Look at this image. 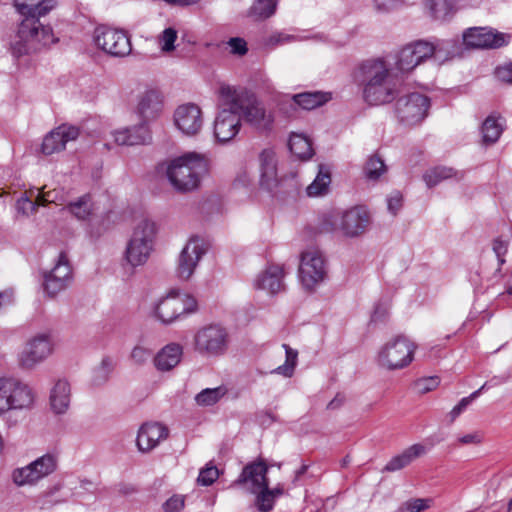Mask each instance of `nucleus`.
<instances>
[{
	"label": "nucleus",
	"mask_w": 512,
	"mask_h": 512,
	"mask_svg": "<svg viewBox=\"0 0 512 512\" xmlns=\"http://www.w3.org/2000/svg\"><path fill=\"white\" fill-rule=\"evenodd\" d=\"M56 5V0H41L37 4L14 1V7L22 20L11 43L13 56L19 58L35 53L57 41L51 26L40 22V18L46 16Z\"/></svg>",
	"instance_id": "1"
},
{
	"label": "nucleus",
	"mask_w": 512,
	"mask_h": 512,
	"mask_svg": "<svg viewBox=\"0 0 512 512\" xmlns=\"http://www.w3.org/2000/svg\"><path fill=\"white\" fill-rule=\"evenodd\" d=\"M363 84V99L372 106L392 102L397 94L396 83L390 77L389 69L381 59H371L359 67Z\"/></svg>",
	"instance_id": "2"
},
{
	"label": "nucleus",
	"mask_w": 512,
	"mask_h": 512,
	"mask_svg": "<svg viewBox=\"0 0 512 512\" xmlns=\"http://www.w3.org/2000/svg\"><path fill=\"white\" fill-rule=\"evenodd\" d=\"M219 97L223 108L214 121V136L218 142L227 143L239 133L242 100L237 89L225 84L219 88Z\"/></svg>",
	"instance_id": "3"
},
{
	"label": "nucleus",
	"mask_w": 512,
	"mask_h": 512,
	"mask_svg": "<svg viewBox=\"0 0 512 512\" xmlns=\"http://www.w3.org/2000/svg\"><path fill=\"white\" fill-rule=\"evenodd\" d=\"M207 171V163L199 154L187 153L173 159L166 170L167 178L178 192H190L200 183V177Z\"/></svg>",
	"instance_id": "4"
},
{
	"label": "nucleus",
	"mask_w": 512,
	"mask_h": 512,
	"mask_svg": "<svg viewBox=\"0 0 512 512\" xmlns=\"http://www.w3.org/2000/svg\"><path fill=\"white\" fill-rule=\"evenodd\" d=\"M451 41H439L436 44L419 40L403 47L397 55L396 68L400 72H410L426 59L434 56L439 62H444L455 56Z\"/></svg>",
	"instance_id": "5"
},
{
	"label": "nucleus",
	"mask_w": 512,
	"mask_h": 512,
	"mask_svg": "<svg viewBox=\"0 0 512 512\" xmlns=\"http://www.w3.org/2000/svg\"><path fill=\"white\" fill-rule=\"evenodd\" d=\"M156 225L149 219L141 220L135 227L125 249V260L132 267L144 265L153 250Z\"/></svg>",
	"instance_id": "6"
},
{
	"label": "nucleus",
	"mask_w": 512,
	"mask_h": 512,
	"mask_svg": "<svg viewBox=\"0 0 512 512\" xmlns=\"http://www.w3.org/2000/svg\"><path fill=\"white\" fill-rule=\"evenodd\" d=\"M415 350L416 345L409 338L397 335L379 349L377 364L389 371L403 369L413 361Z\"/></svg>",
	"instance_id": "7"
},
{
	"label": "nucleus",
	"mask_w": 512,
	"mask_h": 512,
	"mask_svg": "<svg viewBox=\"0 0 512 512\" xmlns=\"http://www.w3.org/2000/svg\"><path fill=\"white\" fill-rule=\"evenodd\" d=\"M36 400L34 390L21 380L0 378V415L9 410H28Z\"/></svg>",
	"instance_id": "8"
},
{
	"label": "nucleus",
	"mask_w": 512,
	"mask_h": 512,
	"mask_svg": "<svg viewBox=\"0 0 512 512\" xmlns=\"http://www.w3.org/2000/svg\"><path fill=\"white\" fill-rule=\"evenodd\" d=\"M228 333L220 325H208L199 329L194 336V349L206 357L224 355L228 348Z\"/></svg>",
	"instance_id": "9"
},
{
	"label": "nucleus",
	"mask_w": 512,
	"mask_h": 512,
	"mask_svg": "<svg viewBox=\"0 0 512 512\" xmlns=\"http://www.w3.org/2000/svg\"><path fill=\"white\" fill-rule=\"evenodd\" d=\"M197 309L193 297L181 295L177 290H171L161 298L155 306V315L163 324H171L183 314H189Z\"/></svg>",
	"instance_id": "10"
},
{
	"label": "nucleus",
	"mask_w": 512,
	"mask_h": 512,
	"mask_svg": "<svg viewBox=\"0 0 512 512\" xmlns=\"http://www.w3.org/2000/svg\"><path fill=\"white\" fill-rule=\"evenodd\" d=\"M57 466V456L47 453L24 467L16 468L12 472V479L17 486L35 485L55 472Z\"/></svg>",
	"instance_id": "11"
},
{
	"label": "nucleus",
	"mask_w": 512,
	"mask_h": 512,
	"mask_svg": "<svg viewBox=\"0 0 512 512\" xmlns=\"http://www.w3.org/2000/svg\"><path fill=\"white\" fill-rule=\"evenodd\" d=\"M73 281L72 267L67 254L60 252L57 262L50 271L43 272V290L49 298L66 290Z\"/></svg>",
	"instance_id": "12"
},
{
	"label": "nucleus",
	"mask_w": 512,
	"mask_h": 512,
	"mask_svg": "<svg viewBox=\"0 0 512 512\" xmlns=\"http://www.w3.org/2000/svg\"><path fill=\"white\" fill-rule=\"evenodd\" d=\"M429 107V98L423 94L414 92L397 99L395 113L402 123L415 125L426 117Z\"/></svg>",
	"instance_id": "13"
},
{
	"label": "nucleus",
	"mask_w": 512,
	"mask_h": 512,
	"mask_svg": "<svg viewBox=\"0 0 512 512\" xmlns=\"http://www.w3.org/2000/svg\"><path fill=\"white\" fill-rule=\"evenodd\" d=\"M96 46L114 57H125L131 53L129 36L122 30L97 27L94 31Z\"/></svg>",
	"instance_id": "14"
},
{
	"label": "nucleus",
	"mask_w": 512,
	"mask_h": 512,
	"mask_svg": "<svg viewBox=\"0 0 512 512\" xmlns=\"http://www.w3.org/2000/svg\"><path fill=\"white\" fill-rule=\"evenodd\" d=\"M326 276V266L322 254L317 250L305 251L301 254L299 277L307 290H312Z\"/></svg>",
	"instance_id": "15"
},
{
	"label": "nucleus",
	"mask_w": 512,
	"mask_h": 512,
	"mask_svg": "<svg viewBox=\"0 0 512 512\" xmlns=\"http://www.w3.org/2000/svg\"><path fill=\"white\" fill-rule=\"evenodd\" d=\"M206 251L207 248L203 239L198 236L191 237L178 258L176 270L178 277L182 280H188Z\"/></svg>",
	"instance_id": "16"
},
{
	"label": "nucleus",
	"mask_w": 512,
	"mask_h": 512,
	"mask_svg": "<svg viewBox=\"0 0 512 512\" xmlns=\"http://www.w3.org/2000/svg\"><path fill=\"white\" fill-rule=\"evenodd\" d=\"M509 36L489 27H471L463 33V42L471 48H500L508 43Z\"/></svg>",
	"instance_id": "17"
},
{
	"label": "nucleus",
	"mask_w": 512,
	"mask_h": 512,
	"mask_svg": "<svg viewBox=\"0 0 512 512\" xmlns=\"http://www.w3.org/2000/svg\"><path fill=\"white\" fill-rule=\"evenodd\" d=\"M177 129L186 136L197 135L203 126V117L200 107L194 103L178 106L173 115Z\"/></svg>",
	"instance_id": "18"
},
{
	"label": "nucleus",
	"mask_w": 512,
	"mask_h": 512,
	"mask_svg": "<svg viewBox=\"0 0 512 512\" xmlns=\"http://www.w3.org/2000/svg\"><path fill=\"white\" fill-rule=\"evenodd\" d=\"M52 353V342L47 334H39L30 339L19 356L23 368H33Z\"/></svg>",
	"instance_id": "19"
},
{
	"label": "nucleus",
	"mask_w": 512,
	"mask_h": 512,
	"mask_svg": "<svg viewBox=\"0 0 512 512\" xmlns=\"http://www.w3.org/2000/svg\"><path fill=\"white\" fill-rule=\"evenodd\" d=\"M237 96L242 100L241 115L258 129H269L273 119L257 102L255 96L245 90H237Z\"/></svg>",
	"instance_id": "20"
},
{
	"label": "nucleus",
	"mask_w": 512,
	"mask_h": 512,
	"mask_svg": "<svg viewBox=\"0 0 512 512\" xmlns=\"http://www.w3.org/2000/svg\"><path fill=\"white\" fill-rule=\"evenodd\" d=\"M163 110V95L160 90L151 88L145 90L138 97L136 113L141 119L140 123L148 126L150 121L157 119Z\"/></svg>",
	"instance_id": "21"
},
{
	"label": "nucleus",
	"mask_w": 512,
	"mask_h": 512,
	"mask_svg": "<svg viewBox=\"0 0 512 512\" xmlns=\"http://www.w3.org/2000/svg\"><path fill=\"white\" fill-rule=\"evenodd\" d=\"M267 472L268 466L263 460L248 463L232 485H246L251 493H257L264 486V483H269Z\"/></svg>",
	"instance_id": "22"
},
{
	"label": "nucleus",
	"mask_w": 512,
	"mask_h": 512,
	"mask_svg": "<svg viewBox=\"0 0 512 512\" xmlns=\"http://www.w3.org/2000/svg\"><path fill=\"white\" fill-rule=\"evenodd\" d=\"M79 136V129L74 126L62 125L47 134L42 142V152L52 155L65 149L67 142Z\"/></svg>",
	"instance_id": "23"
},
{
	"label": "nucleus",
	"mask_w": 512,
	"mask_h": 512,
	"mask_svg": "<svg viewBox=\"0 0 512 512\" xmlns=\"http://www.w3.org/2000/svg\"><path fill=\"white\" fill-rule=\"evenodd\" d=\"M168 429L160 423L143 424L136 438V445L141 452H149L154 449L160 441L168 437Z\"/></svg>",
	"instance_id": "24"
},
{
	"label": "nucleus",
	"mask_w": 512,
	"mask_h": 512,
	"mask_svg": "<svg viewBox=\"0 0 512 512\" xmlns=\"http://www.w3.org/2000/svg\"><path fill=\"white\" fill-rule=\"evenodd\" d=\"M260 186L272 192L279 184L277 159L272 149H264L259 155Z\"/></svg>",
	"instance_id": "25"
},
{
	"label": "nucleus",
	"mask_w": 512,
	"mask_h": 512,
	"mask_svg": "<svg viewBox=\"0 0 512 512\" xmlns=\"http://www.w3.org/2000/svg\"><path fill=\"white\" fill-rule=\"evenodd\" d=\"M369 222L367 211L362 207H353L343 213L340 228L345 236L356 237L365 231Z\"/></svg>",
	"instance_id": "26"
},
{
	"label": "nucleus",
	"mask_w": 512,
	"mask_h": 512,
	"mask_svg": "<svg viewBox=\"0 0 512 512\" xmlns=\"http://www.w3.org/2000/svg\"><path fill=\"white\" fill-rule=\"evenodd\" d=\"M113 136L118 145H143L151 141L150 129L145 123L115 131Z\"/></svg>",
	"instance_id": "27"
},
{
	"label": "nucleus",
	"mask_w": 512,
	"mask_h": 512,
	"mask_svg": "<svg viewBox=\"0 0 512 512\" xmlns=\"http://www.w3.org/2000/svg\"><path fill=\"white\" fill-rule=\"evenodd\" d=\"M283 277L282 266L269 265L255 280V287L269 294H276L284 288Z\"/></svg>",
	"instance_id": "28"
},
{
	"label": "nucleus",
	"mask_w": 512,
	"mask_h": 512,
	"mask_svg": "<svg viewBox=\"0 0 512 512\" xmlns=\"http://www.w3.org/2000/svg\"><path fill=\"white\" fill-rule=\"evenodd\" d=\"M426 453V448L422 444H413L406 448L402 453L392 457L382 469V472H395L407 467L415 459Z\"/></svg>",
	"instance_id": "29"
},
{
	"label": "nucleus",
	"mask_w": 512,
	"mask_h": 512,
	"mask_svg": "<svg viewBox=\"0 0 512 512\" xmlns=\"http://www.w3.org/2000/svg\"><path fill=\"white\" fill-rule=\"evenodd\" d=\"M70 384L66 380H58L50 392L49 402L55 414H64L70 405Z\"/></svg>",
	"instance_id": "30"
},
{
	"label": "nucleus",
	"mask_w": 512,
	"mask_h": 512,
	"mask_svg": "<svg viewBox=\"0 0 512 512\" xmlns=\"http://www.w3.org/2000/svg\"><path fill=\"white\" fill-rule=\"evenodd\" d=\"M182 354L181 345L170 343L155 355L154 365L159 371H169L179 364Z\"/></svg>",
	"instance_id": "31"
},
{
	"label": "nucleus",
	"mask_w": 512,
	"mask_h": 512,
	"mask_svg": "<svg viewBox=\"0 0 512 512\" xmlns=\"http://www.w3.org/2000/svg\"><path fill=\"white\" fill-rule=\"evenodd\" d=\"M464 177L463 171H457L454 170L451 167H445V166H437L433 169L428 170L423 175V180L425 181L426 185L431 188L436 186L439 182L455 178L456 180H461Z\"/></svg>",
	"instance_id": "32"
},
{
	"label": "nucleus",
	"mask_w": 512,
	"mask_h": 512,
	"mask_svg": "<svg viewBox=\"0 0 512 512\" xmlns=\"http://www.w3.org/2000/svg\"><path fill=\"white\" fill-rule=\"evenodd\" d=\"M456 2L457 0H425V5L434 19L444 21L456 12Z\"/></svg>",
	"instance_id": "33"
},
{
	"label": "nucleus",
	"mask_w": 512,
	"mask_h": 512,
	"mask_svg": "<svg viewBox=\"0 0 512 512\" xmlns=\"http://www.w3.org/2000/svg\"><path fill=\"white\" fill-rule=\"evenodd\" d=\"M331 98V93L321 91L303 92L293 96L294 102L305 110L317 108L327 103Z\"/></svg>",
	"instance_id": "34"
},
{
	"label": "nucleus",
	"mask_w": 512,
	"mask_h": 512,
	"mask_svg": "<svg viewBox=\"0 0 512 512\" xmlns=\"http://www.w3.org/2000/svg\"><path fill=\"white\" fill-rule=\"evenodd\" d=\"M288 146L291 153L301 160H308L313 156L312 143L303 134H291Z\"/></svg>",
	"instance_id": "35"
},
{
	"label": "nucleus",
	"mask_w": 512,
	"mask_h": 512,
	"mask_svg": "<svg viewBox=\"0 0 512 512\" xmlns=\"http://www.w3.org/2000/svg\"><path fill=\"white\" fill-rule=\"evenodd\" d=\"M330 183V171L324 165H319V171L316 178L306 189L307 195L316 197L326 194L329 190Z\"/></svg>",
	"instance_id": "36"
},
{
	"label": "nucleus",
	"mask_w": 512,
	"mask_h": 512,
	"mask_svg": "<svg viewBox=\"0 0 512 512\" xmlns=\"http://www.w3.org/2000/svg\"><path fill=\"white\" fill-rule=\"evenodd\" d=\"M503 132L502 125L494 116H488L482 124L481 133L485 144H494Z\"/></svg>",
	"instance_id": "37"
},
{
	"label": "nucleus",
	"mask_w": 512,
	"mask_h": 512,
	"mask_svg": "<svg viewBox=\"0 0 512 512\" xmlns=\"http://www.w3.org/2000/svg\"><path fill=\"white\" fill-rule=\"evenodd\" d=\"M228 389L221 385L216 388L203 389L195 396V401L200 406H212L226 395Z\"/></svg>",
	"instance_id": "38"
},
{
	"label": "nucleus",
	"mask_w": 512,
	"mask_h": 512,
	"mask_svg": "<svg viewBox=\"0 0 512 512\" xmlns=\"http://www.w3.org/2000/svg\"><path fill=\"white\" fill-rule=\"evenodd\" d=\"M277 0H255L249 9V15L255 19H267L276 10Z\"/></svg>",
	"instance_id": "39"
},
{
	"label": "nucleus",
	"mask_w": 512,
	"mask_h": 512,
	"mask_svg": "<svg viewBox=\"0 0 512 512\" xmlns=\"http://www.w3.org/2000/svg\"><path fill=\"white\" fill-rule=\"evenodd\" d=\"M66 209L79 220H86L92 213L91 199L89 195L80 197L77 201L71 202Z\"/></svg>",
	"instance_id": "40"
},
{
	"label": "nucleus",
	"mask_w": 512,
	"mask_h": 512,
	"mask_svg": "<svg viewBox=\"0 0 512 512\" xmlns=\"http://www.w3.org/2000/svg\"><path fill=\"white\" fill-rule=\"evenodd\" d=\"M387 170L384 161L377 155L371 156L364 167V173L367 179L377 180Z\"/></svg>",
	"instance_id": "41"
},
{
	"label": "nucleus",
	"mask_w": 512,
	"mask_h": 512,
	"mask_svg": "<svg viewBox=\"0 0 512 512\" xmlns=\"http://www.w3.org/2000/svg\"><path fill=\"white\" fill-rule=\"evenodd\" d=\"M113 370V362L109 357L102 359L100 365L94 369L92 376V383L95 386H100L106 383L109 379L110 373Z\"/></svg>",
	"instance_id": "42"
},
{
	"label": "nucleus",
	"mask_w": 512,
	"mask_h": 512,
	"mask_svg": "<svg viewBox=\"0 0 512 512\" xmlns=\"http://www.w3.org/2000/svg\"><path fill=\"white\" fill-rule=\"evenodd\" d=\"M283 347L285 348L286 353L285 364L278 366L273 372L285 377H291L297 363L298 352L287 344H283Z\"/></svg>",
	"instance_id": "43"
},
{
	"label": "nucleus",
	"mask_w": 512,
	"mask_h": 512,
	"mask_svg": "<svg viewBox=\"0 0 512 512\" xmlns=\"http://www.w3.org/2000/svg\"><path fill=\"white\" fill-rule=\"evenodd\" d=\"M256 494V506L262 512H269L273 509L274 498L271 494L269 483H264V486L257 491Z\"/></svg>",
	"instance_id": "44"
},
{
	"label": "nucleus",
	"mask_w": 512,
	"mask_h": 512,
	"mask_svg": "<svg viewBox=\"0 0 512 512\" xmlns=\"http://www.w3.org/2000/svg\"><path fill=\"white\" fill-rule=\"evenodd\" d=\"M509 240H504L502 237H497L492 242V250L497 258L498 267L496 273L501 272V267L505 264V255L508 251Z\"/></svg>",
	"instance_id": "45"
},
{
	"label": "nucleus",
	"mask_w": 512,
	"mask_h": 512,
	"mask_svg": "<svg viewBox=\"0 0 512 512\" xmlns=\"http://www.w3.org/2000/svg\"><path fill=\"white\" fill-rule=\"evenodd\" d=\"M432 499L414 498L402 503L398 512H422L430 507Z\"/></svg>",
	"instance_id": "46"
},
{
	"label": "nucleus",
	"mask_w": 512,
	"mask_h": 512,
	"mask_svg": "<svg viewBox=\"0 0 512 512\" xmlns=\"http://www.w3.org/2000/svg\"><path fill=\"white\" fill-rule=\"evenodd\" d=\"M48 201L49 200L46 199L44 196H39L37 201H32L27 197H21L17 200L16 208L19 213H22L24 215H30L36 211L39 205L44 204V202Z\"/></svg>",
	"instance_id": "47"
},
{
	"label": "nucleus",
	"mask_w": 512,
	"mask_h": 512,
	"mask_svg": "<svg viewBox=\"0 0 512 512\" xmlns=\"http://www.w3.org/2000/svg\"><path fill=\"white\" fill-rule=\"evenodd\" d=\"M487 383L482 385L478 390L471 393L468 397H464L460 400V402L450 411V422H454L455 419L467 408V406L477 398L480 393L486 388Z\"/></svg>",
	"instance_id": "48"
},
{
	"label": "nucleus",
	"mask_w": 512,
	"mask_h": 512,
	"mask_svg": "<svg viewBox=\"0 0 512 512\" xmlns=\"http://www.w3.org/2000/svg\"><path fill=\"white\" fill-rule=\"evenodd\" d=\"M218 477V468L209 463L206 465V467L200 470L197 482L201 486H210L218 479Z\"/></svg>",
	"instance_id": "49"
},
{
	"label": "nucleus",
	"mask_w": 512,
	"mask_h": 512,
	"mask_svg": "<svg viewBox=\"0 0 512 512\" xmlns=\"http://www.w3.org/2000/svg\"><path fill=\"white\" fill-rule=\"evenodd\" d=\"M177 37V31L174 28L168 27L164 29L159 36L161 50L166 53L173 51L175 49V41L177 40Z\"/></svg>",
	"instance_id": "50"
},
{
	"label": "nucleus",
	"mask_w": 512,
	"mask_h": 512,
	"mask_svg": "<svg viewBox=\"0 0 512 512\" xmlns=\"http://www.w3.org/2000/svg\"><path fill=\"white\" fill-rule=\"evenodd\" d=\"M440 384L437 376L423 377L414 382V388L419 394H426L436 389Z\"/></svg>",
	"instance_id": "51"
},
{
	"label": "nucleus",
	"mask_w": 512,
	"mask_h": 512,
	"mask_svg": "<svg viewBox=\"0 0 512 512\" xmlns=\"http://www.w3.org/2000/svg\"><path fill=\"white\" fill-rule=\"evenodd\" d=\"M153 355L151 349L137 345L131 352V359L137 365L145 364Z\"/></svg>",
	"instance_id": "52"
},
{
	"label": "nucleus",
	"mask_w": 512,
	"mask_h": 512,
	"mask_svg": "<svg viewBox=\"0 0 512 512\" xmlns=\"http://www.w3.org/2000/svg\"><path fill=\"white\" fill-rule=\"evenodd\" d=\"M184 503V496L173 495L163 503L162 508L164 512H180L184 508Z\"/></svg>",
	"instance_id": "53"
},
{
	"label": "nucleus",
	"mask_w": 512,
	"mask_h": 512,
	"mask_svg": "<svg viewBox=\"0 0 512 512\" xmlns=\"http://www.w3.org/2000/svg\"><path fill=\"white\" fill-rule=\"evenodd\" d=\"M229 46L231 47V53L235 55H245L248 51L247 43L244 39L239 37L231 38L228 42Z\"/></svg>",
	"instance_id": "54"
},
{
	"label": "nucleus",
	"mask_w": 512,
	"mask_h": 512,
	"mask_svg": "<svg viewBox=\"0 0 512 512\" xmlns=\"http://www.w3.org/2000/svg\"><path fill=\"white\" fill-rule=\"evenodd\" d=\"M387 207L389 212L396 215L402 207V195L400 192L395 191L387 199Z\"/></svg>",
	"instance_id": "55"
},
{
	"label": "nucleus",
	"mask_w": 512,
	"mask_h": 512,
	"mask_svg": "<svg viewBox=\"0 0 512 512\" xmlns=\"http://www.w3.org/2000/svg\"><path fill=\"white\" fill-rule=\"evenodd\" d=\"M496 76L499 80L512 84V62L496 69Z\"/></svg>",
	"instance_id": "56"
},
{
	"label": "nucleus",
	"mask_w": 512,
	"mask_h": 512,
	"mask_svg": "<svg viewBox=\"0 0 512 512\" xmlns=\"http://www.w3.org/2000/svg\"><path fill=\"white\" fill-rule=\"evenodd\" d=\"M13 303L14 290L12 288H8L0 292V310L11 306Z\"/></svg>",
	"instance_id": "57"
},
{
	"label": "nucleus",
	"mask_w": 512,
	"mask_h": 512,
	"mask_svg": "<svg viewBox=\"0 0 512 512\" xmlns=\"http://www.w3.org/2000/svg\"><path fill=\"white\" fill-rule=\"evenodd\" d=\"M482 441V436L479 432H473L466 434L458 438V442L461 445L479 444Z\"/></svg>",
	"instance_id": "58"
},
{
	"label": "nucleus",
	"mask_w": 512,
	"mask_h": 512,
	"mask_svg": "<svg viewBox=\"0 0 512 512\" xmlns=\"http://www.w3.org/2000/svg\"><path fill=\"white\" fill-rule=\"evenodd\" d=\"M345 397L341 394H337L327 405L328 409H337L344 403Z\"/></svg>",
	"instance_id": "59"
},
{
	"label": "nucleus",
	"mask_w": 512,
	"mask_h": 512,
	"mask_svg": "<svg viewBox=\"0 0 512 512\" xmlns=\"http://www.w3.org/2000/svg\"><path fill=\"white\" fill-rule=\"evenodd\" d=\"M308 467L309 466L307 464H302V466L295 472V477L293 480L294 483L301 479V477L307 472Z\"/></svg>",
	"instance_id": "60"
},
{
	"label": "nucleus",
	"mask_w": 512,
	"mask_h": 512,
	"mask_svg": "<svg viewBox=\"0 0 512 512\" xmlns=\"http://www.w3.org/2000/svg\"><path fill=\"white\" fill-rule=\"evenodd\" d=\"M60 488H61L60 484L55 485L53 488L49 489L48 491H45L44 496L49 497V496L53 495L56 491L60 490Z\"/></svg>",
	"instance_id": "61"
},
{
	"label": "nucleus",
	"mask_w": 512,
	"mask_h": 512,
	"mask_svg": "<svg viewBox=\"0 0 512 512\" xmlns=\"http://www.w3.org/2000/svg\"><path fill=\"white\" fill-rule=\"evenodd\" d=\"M351 462L350 456L346 455L340 462L342 468H346Z\"/></svg>",
	"instance_id": "62"
},
{
	"label": "nucleus",
	"mask_w": 512,
	"mask_h": 512,
	"mask_svg": "<svg viewBox=\"0 0 512 512\" xmlns=\"http://www.w3.org/2000/svg\"><path fill=\"white\" fill-rule=\"evenodd\" d=\"M270 491H271V494H272L273 498L283 494V489L280 488V487H277V488H274V489H270Z\"/></svg>",
	"instance_id": "63"
},
{
	"label": "nucleus",
	"mask_w": 512,
	"mask_h": 512,
	"mask_svg": "<svg viewBox=\"0 0 512 512\" xmlns=\"http://www.w3.org/2000/svg\"><path fill=\"white\" fill-rule=\"evenodd\" d=\"M507 512H512V498L510 499V501L508 503Z\"/></svg>",
	"instance_id": "64"
}]
</instances>
